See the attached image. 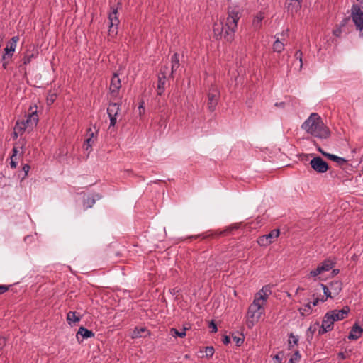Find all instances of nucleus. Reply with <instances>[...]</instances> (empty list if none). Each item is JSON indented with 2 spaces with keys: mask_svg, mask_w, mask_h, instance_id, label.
<instances>
[{
  "mask_svg": "<svg viewBox=\"0 0 363 363\" xmlns=\"http://www.w3.org/2000/svg\"><path fill=\"white\" fill-rule=\"evenodd\" d=\"M335 262L330 259H327L322 262L320 264L318 265L321 274L325 272L330 271L335 266Z\"/></svg>",
  "mask_w": 363,
  "mask_h": 363,
  "instance_id": "6ab92c4d",
  "label": "nucleus"
},
{
  "mask_svg": "<svg viewBox=\"0 0 363 363\" xmlns=\"http://www.w3.org/2000/svg\"><path fill=\"white\" fill-rule=\"evenodd\" d=\"M279 230L274 229L269 233L260 236L257 239V243L262 247H267L272 243L279 235Z\"/></svg>",
  "mask_w": 363,
  "mask_h": 363,
  "instance_id": "0eeeda50",
  "label": "nucleus"
},
{
  "mask_svg": "<svg viewBox=\"0 0 363 363\" xmlns=\"http://www.w3.org/2000/svg\"><path fill=\"white\" fill-rule=\"evenodd\" d=\"M318 324L316 323L315 324V325L313 327V326H310L309 328H308V331H310L311 333H313L314 331L316 329V326H318Z\"/></svg>",
  "mask_w": 363,
  "mask_h": 363,
  "instance_id": "864d4df0",
  "label": "nucleus"
},
{
  "mask_svg": "<svg viewBox=\"0 0 363 363\" xmlns=\"http://www.w3.org/2000/svg\"><path fill=\"white\" fill-rule=\"evenodd\" d=\"M242 9L241 6L230 4L228 8V17L225 22V32L223 33L224 38L231 42L234 38L235 33L238 28V22L242 16Z\"/></svg>",
  "mask_w": 363,
  "mask_h": 363,
  "instance_id": "7ed1b4c3",
  "label": "nucleus"
},
{
  "mask_svg": "<svg viewBox=\"0 0 363 363\" xmlns=\"http://www.w3.org/2000/svg\"><path fill=\"white\" fill-rule=\"evenodd\" d=\"M95 203V199L93 197H88L86 201H84V206L86 208H91Z\"/></svg>",
  "mask_w": 363,
  "mask_h": 363,
  "instance_id": "c9c22d12",
  "label": "nucleus"
},
{
  "mask_svg": "<svg viewBox=\"0 0 363 363\" xmlns=\"http://www.w3.org/2000/svg\"><path fill=\"white\" fill-rule=\"evenodd\" d=\"M312 307L311 303L308 302L303 308L299 309V312L302 315H308L312 312Z\"/></svg>",
  "mask_w": 363,
  "mask_h": 363,
  "instance_id": "c85d7f7f",
  "label": "nucleus"
},
{
  "mask_svg": "<svg viewBox=\"0 0 363 363\" xmlns=\"http://www.w3.org/2000/svg\"><path fill=\"white\" fill-rule=\"evenodd\" d=\"M320 274H321V272H320L318 267H317L315 269H314L310 272L308 276L315 278Z\"/></svg>",
  "mask_w": 363,
  "mask_h": 363,
  "instance_id": "ea45409f",
  "label": "nucleus"
},
{
  "mask_svg": "<svg viewBox=\"0 0 363 363\" xmlns=\"http://www.w3.org/2000/svg\"><path fill=\"white\" fill-rule=\"evenodd\" d=\"M302 6V1H295V0H287L286 1V7L288 11H290L291 13L298 12Z\"/></svg>",
  "mask_w": 363,
  "mask_h": 363,
  "instance_id": "f3484780",
  "label": "nucleus"
},
{
  "mask_svg": "<svg viewBox=\"0 0 363 363\" xmlns=\"http://www.w3.org/2000/svg\"><path fill=\"white\" fill-rule=\"evenodd\" d=\"M11 58V57H9V54H6L5 52L4 55L2 56V62H8V60Z\"/></svg>",
  "mask_w": 363,
  "mask_h": 363,
  "instance_id": "3c124183",
  "label": "nucleus"
},
{
  "mask_svg": "<svg viewBox=\"0 0 363 363\" xmlns=\"http://www.w3.org/2000/svg\"><path fill=\"white\" fill-rule=\"evenodd\" d=\"M325 156L327 157L328 159H330L331 160L336 162L339 164H343L347 162V160L345 158L338 157L333 154H325Z\"/></svg>",
  "mask_w": 363,
  "mask_h": 363,
  "instance_id": "cd10ccee",
  "label": "nucleus"
},
{
  "mask_svg": "<svg viewBox=\"0 0 363 363\" xmlns=\"http://www.w3.org/2000/svg\"><path fill=\"white\" fill-rule=\"evenodd\" d=\"M310 164L312 169L318 173H325L328 169V163L320 157L313 158L310 162Z\"/></svg>",
  "mask_w": 363,
  "mask_h": 363,
  "instance_id": "9d476101",
  "label": "nucleus"
},
{
  "mask_svg": "<svg viewBox=\"0 0 363 363\" xmlns=\"http://www.w3.org/2000/svg\"><path fill=\"white\" fill-rule=\"evenodd\" d=\"M301 128L312 136L320 139H326L330 135V130L316 113L310 115L301 125Z\"/></svg>",
  "mask_w": 363,
  "mask_h": 363,
  "instance_id": "f03ea898",
  "label": "nucleus"
},
{
  "mask_svg": "<svg viewBox=\"0 0 363 363\" xmlns=\"http://www.w3.org/2000/svg\"><path fill=\"white\" fill-rule=\"evenodd\" d=\"M342 30L341 26H338L333 30V34L336 37H340L342 35Z\"/></svg>",
  "mask_w": 363,
  "mask_h": 363,
  "instance_id": "a19ab883",
  "label": "nucleus"
},
{
  "mask_svg": "<svg viewBox=\"0 0 363 363\" xmlns=\"http://www.w3.org/2000/svg\"><path fill=\"white\" fill-rule=\"evenodd\" d=\"M220 96L219 90L216 86H212L208 94V108L211 112L215 111Z\"/></svg>",
  "mask_w": 363,
  "mask_h": 363,
  "instance_id": "6e6552de",
  "label": "nucleus"
},
{
  "mask_svg": "<svg viewBox=\"0 0 363 363\" xmlns=\"http://www.w3.org/2000/svg\"><path fill=\"white\" fill-rule=\"evenodd\" d=\"M7 64H8V62H3L2 63V66L4 69L6 68V66H7Z\"/></svg>",
  "mask_w": 363,
  "mask_h": 363,
  "instance_id": "680f3d73",
  "label": "nucleus"
},
{
  "mask_svg": "<svg viewBox=\"0 0 363 363\" xmlns=\"http://www.w3.org/2000/svg\"><path fill=\"white\" fill-rule=\"evenodd\" d=\"M351 7V18L355 26L359 37L363 40V0H357Z\"/></svg>",
  "mask_w": 363,
  "mask_h": 363,
  "instance_id": "20e7f679",
  "label": "nucleus"
},
{
  "mask_svg": "<svg viewBox=\"0 0 363 363\" xmlns=\"http://www.w3.org/2000/svg\"><path fill=\"white\" fill-rule=\"evenodd\" d=\"M334 318L329 315L328 313H325L322 321L321 328L319 330V334H323L333 330L334 324Z\"/></svg>",
  "mask_w": 363,
  "mask_h": 363,
  "instance_id": "9b49d317",
  "label": "nucleus"
},
{
  "mask_svg": "<svg viewBox=\"0 0 363 363\" xmlns=\"http://www.w3.org/2000/svg\"><path fill=\"white\" fill-rule=\"evenodd\" d=\"M204 352L206 357H211L214 354V348L213 347H206Z\"/></svg>",
  "mask_w": 363,
  "mask_h": 363,
  "instance_id": "e433bc0d",
  "label": "nucleus"
},
{
  "mask_svg": "<svg viewBox=\"0 0 363 363\" xmlns=\"http://www.w3.org/2000/svg\"><path fill=\"white\" fill-rule=\"evenodd\" d=\"M121 110V105L118 103H110L107 108V113L110 119V127H113L117 123V116Z\"/></svg>",
  "mask_w": 363,
  "mask_h": 363,
  "instance_id": "1a4fd4ad",
  "label": "nucleus"
},
{
  "mask_svg": "<svg viewBox=\"0 0 363 363\" xmlns=\"http://www.w3.org/2000/svg\"><path fill=\"white\" fill-rule=\"evenodd\" d=\"M298 342V336L294 335L292 333H291L289 335V347H293L294 345H297Z\"/></svg>",
  "mask_w": 363,
  "mask_h": 363,
  "instance_id": "2f4dec72",
  "label": "nucleus"
},
{
  "mask_svg": "<svg viewBox=\"0 0 363 363\" xmlns=\"http://www.w3.org/2000/svg\"><path fill=\"white\" fill-rule=\"evenodd\" d=\"M88 138L85 140L84 144V148L86 150H89V149H91L93 144L96 140V137L94 133L92 132L91 128L88 129Z\"/></svg>",
  "mask_w": 363,
  "mask_h": 363,
  "instance_id": "412c9836",
  "label": "nucleus"
},
{
  "mask_svg": "<svg viewBox=\"0 0 363 363\" xmlns=\"http://www.w3.org/2000/svg\"><path fill=\"white\" fill-rule=\"evenodd\" d=\"M16 47H13L12 45L9 44V45H7L4 48V52H6V54H9V57H12L13 53L14 52Z\"/></svg>",
  "mask_w": 363,
  "mask_h": 363,
  "instance_id": "f704fd0d",
  "label": "nucleus"
},
{
  "mask_svg": "<svg viewBox=\"0 0 363 363\" xmlns=\"http://www.w3.org/2000/svg\"><path fill=\"white\" fill-rule=\"evenodd\" d=\"M57 95L54 93H50L48 94L47 97V103L48 104H52L56 99Z\"/></svg>",
  "mask_w": 363,
  "mask_h": 363,
  "instance_id": "58836bf2",
  "label": "nucleus"
},
{
  "mask_svg": "<svg viewBox=\"0 0 363 363\" xmlns=\"http://www.w3.org/2000/svg\"><path fill=\"white\" fill-rule=\"evenodd\" d=\"M264 18L265 13L262 11H259L254 16L252 22V27L255 30H258L262 28V21Z\"/></svg>",
  "mask_w": 363,
  "mask_h": 363,
  "instance_id": "2eb2a0df",
  "label": "nucleus"
},
{
  "mask_svg": "<svg viewBox=\"0 0 363 363\" xmlns=\"http://www.w3.org/2000/svg\"><path fill=\"white\" fill-rule=\"evenodd\" d=\"M274 363H281V357H280V354H276L274 358Z\"/></svg>",
  "mask_w": 363,
  "mask_h": 363,
  "instance_id": "09e8293b",
  "label": "nucleus"
},
{
  "mask_svg": "<svg viewBox=\"0 0 363 363\" xmlns=\"http://www.w3.org/2000/svg\"><path fill=\"white\" fill-rule=\"evenodd\" d=\"M139 331H140V332H143V331H145V328H140V330H139Z\"/></svg>",
  "mask_w": 363,
  "mask_h": 363,
  "instance_id": "e2e57ef3",
  "label": "nucleus"
},
{
  "mask_svg": "<svg viewBox=\"0 0 363 363\" xmlns=\"http://www.w3.org/2000/svg\"><path fill=\"white\" fill-rule=\"evenodd\" d=\"M139 337H140V331H139V330L135 328V330L133 331V338H137Z\"/></svg>",
  "mask_w": 363,
  "mask_h": 363,
  "instance_id": "8fccbe9b",
  "label": "nucleus"
},
{
  "mask_svg": "<svg viewBox=\"0 0 363 363\" xmlns=\"http://www.w3.org/2000/svg\"><path fill=\"white\" fill-rule=\"evenodd\" d=\"M170 333L174 337H184L186 336V328H184L182 331H178L175 328H171Z\"/></svg>",
  "mask_w": 363,
  "mask_h": 363,
  "instance_id": "c756f323",
  "label": "nucleus"
},
{
  "mask_svg": "<svg viewBox=\"0 0 363 363\" xmlns=\"http://www.w3.org/2000/svg\"><path fill=\"white\" fill-rule=\"evenodd\" d=\"M39 52L38 49L33 47L29 49H28L25 53V55L23 59V64L26 65L29 64L33 59L36 58L38 56Z\"/></svg>",
  "mask_w": 363,
  "mask_h": 363,
  "instance_id": "4468645a",
  "label": "nucleus"
},
{
  "mask_svg": "<svg viewBox=\"0 0 363 363\" xmlns=\"http://www.w3.org/2000/svg\"><path fill=\"white\" fill-rule=\"evenodd\" d=\"M332 273L333 275H337L339 273V269H333Z\"/></svg>",
  "mask_w": 363,
  "mask_h": 363,
  "instance_id": "052dcab7",
  "label": "nucleus"
},
{
  "mask_svg": "<svg viewBox=\"0 0 363 363\" xmlns=\"http://www.w3.org/2000/svg\"><path fill=\"white\" fill-rule=\"evenodd\" d=\"M363 333V329L359 326L357 324H354L348 335L349 340H357L359 337H361L362 334Z\"/></svg>",
  "mask_w": 363,
  "mask_h": 363,
  "instance_id": "a211bd4d",
  "label": "nucleus"
},
{
  "mask_svg": "<svg viewBox=\"0 0 363 363\" xmlns=\"http://www.w3.org/2000/svg\"><path fill=\"white\" fill-rule=\"evenodd\" d=\"M225 25L223 26L222 22L215 23L213 26V35L216 39L221 38L223 32H225Z\"/></svg>",
  "mask_w": 363,
  "mask_h": 363,
  "instance_id": "dca6fc26",
  "label": "nucleus"
},
{
  "mask_svg": "<svg viewBox=\"0 0 363 363\" xmlns=\"http://www.w3.org/2000/svg\"><path fill=\"white\" fill-rule=\"evenodd\" d=\"M30 169V167L28 164H26L23 166L22 169L24 172V176L23 177V179L28 176V173Z\"/></svg>",
  "mask_w": 363,
  "mask_h": 363,
  "instance_id": "c03bdc74",
  "label": "nucleus"
},
{
  "mask_svg": "<svg viewBox=\"0 0 363 363\" xmlns=\"http://www.w3.org/2000/svg\"><path fill=\"white\" fill-rule=\"evenodd\" d=\"M165 81H166V79L164 77H158L157 94L159 96H161L164 91Z\"/></svg>",
  "mask_w": 363,
  "mask_h": 363,
  "instance_id": "393cba45",
  "label": "nucleus"
},
{
  "mask_svg": "<svg viewBox=\"0 0 363 363\" xmlns=\"http://www.w3.org/2000/svg\"><path fill=\"white\" fill-rule=\"evenodd\" d=\"M38 116L36 111L29 113L25 120L18 121L15 125V131L23 133L26 129H33L37 125Z\"/></svg>",
  "mask_w": 363,
  "mask_h": 363,
  "instance_id": "39448f33",
  "label": "nucleus"
},
{
  "mask_svg": "<svg viewBox=\"0 0 363 363\" xmlns=\"http://www.w3.org/2000/svg\"><path fill=\"white\" fill-rule=\"evenodd\" d=\"M118 7H111V11L108 13L109 20V28H108V35L111 38L116 36L118 33V26L120 21L118 17Z\"/></svg>",
  "mask_w": 363,
  "mask_h": 363,
  "instance_id": "423d86ee",
  "label": "nucleus"
},
{
  "mask_svg": "<svg viewBox=\"0 0 363 363\" xmlns=\"http://www.w3.org/2000/svg\"><path fill=\"white\" fill-rule=\"evenodd\" d=\"M284 44L279 40V38H276V40L273 43L272 49L274 52L280 53L284 50Z\"/></svg>",
  "mask_w": 363,
  "mask_h": 363,
  "instance_id": "a878e982",
  "label": "nucleus"
},
{
  "mask_svg": "<svg viewBox=\"0 0 363 363\" xmlns=\"http://www.w3.org/2000/svg\"><path fill=\"white\" fill-rule=\"evenodd\" d=\"M9 289V286L6 285H0V294H2L5 292H6Z\"/></svg>",
  "mask_w": 363,
  "mask_h": 363,
  "instance_id": "de8ad7c7",
  "label": "nucleus"
},
{
  "mask_svg": "<svg viewBox=\"0 0 363 363\" xmlns=\"http://www.w3.org/2000/svg\"><path fill=\"white\" fill-rule=\"evenodd\" d=\"M284 102H280V103H275V106H277V107H284Z\"/></svg>",
  "mask_w": 363,
  "mask_h": 363,
  "instance_id": "6e6d98bb",
  "label": "nucleus"
},
{
  "mask_svg": "<svg viewBox=\"0 0 363 363\" xmlns=\"http://www.w3.org/2000/svg\"><path fill=\"white\" fill-rule=\"evenodd\" d=\"M325 301H326V298H325V297L323 296V298L321 299H320L319 298H315L313 299V301L312 302H310V303H311L312 306H316L320 301L325 302Z\"/></svg>",
  "mask_w": 363,
  "mask_h": 363,
  "instance_id": "79ce46f5",
  "label": "nucleus"
},
{
  "mask_svg": "<svg viewBox=\"0 0 363 363\" xmlns=\"http://www.w3.org/2000/svg\"><path fill=\"white\" fill-rule=\"evenodd\" d=\"M179 67V54L174 53L171 58V72L170 75H172V74L177 71V69Z\"/></svg>",
  "mask_w": 363,
  "mask_h": 363,
  "instance_id": "5701e85b",
  "label": "nucleus"
},
{
  "mask_svg": "<svg viewBox=\"0 0 363 363\" xmlns=\"http://www.w3.org/2000/svg\"><path fill=\"white\" fill-rule=\"evenodd\" d=\"M233 341L235 342V343L238 346H240L244 342V338L236 337V336H233Z\"/></svg>",
  "mask_w": 363,
  "mask_h": 363,
  "instance_id": "37998d69",
  "label": "nucleus"
},
{
  "mask_svg": "<svg viewBox=\"0 0 363 363\" xmlns=\"http://www.w3.org/2000/svg\"><path fill=\"white\" fill-rule=\"evenodd\" d=\"M329 287H330V290L332 291L333 294L334 296H337L339 294V293L341 291V290L342 289V284L341 281H332L330 284Z\"/></svg>",
  "mask_w": 363,
  "mask_h": 363,
  "instance_id": "4be33fe9",
  "label": "nucleus"
},
{
  "mask_svg": "<svg viewBox=\"0 0 363 363\" xmlns=\"http://www.w3.org/2000/svg\"><path fill=\"white\" fill-rule=\"evenodd\" d=\"M138 109L140 111V114H142V111L144 112V110H145V108L143 106V102H142L139 106H138Z\"/></svg>",
  "mask_w": 363,
  "mask_h": 363,
  "instance_id": "5fc2aeb1",
  "label": "nucleus"
},
{
  "mask_svg": "<svg viewBox=\"0 0 363 363\" xmlns=\"http://www.w3.org/2000/svg\"><path fill=\"white\" fill-rule=\"evenodd\" d=\"M318 150L325 156V154H327L326 152H323L320 147H318Z\"/></svg>",
  "mask_w": 363,
  "mask_h": 363,
  "instance_id": "bf43d9fd",
  "label": "nucleus"
},
{
  "mask_svg": "<svg viewBox=\"0 0 363 363\" xmlns=\"http://www.w3.org/2000/svg\"><path fill=\"white\" fill-rule=\"evenodd\" d=\"M210 328H211L212 333H216L218 329L216 323L213 321H211L209 325Z\"/></svg>",
  "mask_w": 363,
  "mask_h": 363,
  "instance_id": "49530a36",
  "label": "nucleus"
},
{
  "mask_svg": "<svg viewBox=\"0 0 363 363\" xmlns=\"http://www.w3.org/2000/svg\"><path fill=\"white\" fill-rule=\"evenodd\" d=\"M295 57L299 60V62H300V69L302 68V66H303V59H302V56H303V53L302 52L298 50L296 52L295 55H294Z\"/></svg>",
  "mask_w": 363,
  "mask_h": 363,
  "instance_id": "4c0bfd02",
  "label": "nucleus"
},
{
  "mask_svg": "<svg viewBox=\"0 0 363 363\" xmlns=\"http://www.w3.org/2000/svg\"><path fill=\"white\" fill-rule=\"evenodd\" d=\"M320 286L321 288L323 289V293H324V295L325 296V298L327 299V298L328 297H330L332 298L333 296V292L332 291L330 290V287H327L325 284H320Z\"/></svg>",
  "mask_w": 363,
  "mask_h": 363,
  "instance_id": "7c9ffc66",
  "label": "nucleus"
},
{
  "mask_svg": "<svg viewBox=\"0 0 363 363\" xmlns=\"http://www.w3.org/2000/svg\"><path fill=\"white\" fill-rule=\"evenodd\" d=\"M12 155L10 157V166L12 169H15L17 167V154H18V150H17V148L16 147H14L12 150Z\"/></svg>",
  "mask_w": 363,
  "mask_h": 363,
  "instance_id": "bb28decb",
  "label": "nucleus"
},
{
  "mask_svg": "<svg viewBox=\"0 0 363 363\" xmlns=\"http://www.w3.org/2000/svg\"><path fill=\"white\" fill-rule=\"evenodd\" d=\"M79 335L82 336V337L83 339H87V338H91V337H94V333L91 331V330H89L86 328H85L83 326H81L79 330H78V332L77 333V339L79 341Z\"/></svg>",
  "mask_w": 363,
  "mask_h": 363,
  "instance_id": "aec40b11",
  "label": "nucleus"
},
{
  "mask_svg": "<svg viewBox=\"0 0 363 363\" xmlns=\"http://www.w3.org/2000/svg\"><path fill=\"white\" fill-rule=\"evenodd\" d=\"M350 312V308L348 306L343 307L341 310H333L327 312L329 315L334 318V321H339L345 319Z\"/></svg>",
  "mask_w": 363,
  "mask_h": 363,
  "instance_id": "f8f14e48",
  "label": "nucleus"
},
{
  "mask_svg": "<svg viewBox=\"0 0 363 363\" xmlns=\"http://www.w3.org/2000/svg\"><path fill=\"white\" fill-rule=\"evenodd\" d=\"M168 74H170V72H169V67L167 66H163L160 69V71L158 74V77H164L165 79H167V76Z\"/></svg>",
  "mask_w": 363,
  "mask_h": 363,
  "instance_id": "473e14b6",
  "label": "nucleus"
},
{
  "mask_svg": "<svg viewBox=\"0 0 363 363\" xmlns=\"http://www.w3.org/2000/svg\"><path fill=\"white\" fill-rule=\"evenodd\" d=\"M121 87V82L116 73H114L111 79L110 91L113 96H117Z\"/></svg>",
  "mask_w": 363,
  "mask_h": 363,
  "instance_id": "ddd939ff",
  "label": "nucleus"
},
{
  "mask_svg": "<svg viewBox=\"0 0 363 363\" xmlns=\"http://www.w3.org/2000/svg\"><path fill=\"white\" fill-rule=\"evenodd\" d=\"M338 356H339L341 359H345V354H344L343 352H339Z\"/></svg>",
  "mask_w": 363,
  "mask_h": 363,
  "instance_id": "13d9d810",
  "label": "nucleus"
},
{
  "mask_svg": "<svg viewBox=\"0 0 363 363\" xmlns=\"http://www.w3.org/2000/svg\"><path fill=\"white\" fill-rule=\"evenodd\" d=\"M230 337H229V336H228V335L224 336V337H223V344H225V345H228V344H229V343H230Z\"/></svg>",
  "mask_w": 363,
  "mask_h": 363,
  "instance_id": "603ef678",
  "label": "nucleus"
},
{
  "mask_svg": "<svg viewBox=\"0 0 363 363\" xmlns=\"http://www.w3.org/2000/svg\"><path fill=\"white\" fill-rule=\"evenodd\" d=\"M18 40H19L18 36H13L11 39V41H10L9 44L12 45L13 47H16V43L18 41Z\"/></svg>",
  "mask_w": 363,
  "mask_h": 363,
  "instance_id": "a18cd8bd",
  "label": "nucleus"
},
{
  "mask_svg": "<svg viewBox=\"0 0 363 363\" xmlns=\"http://www.w3.org/2000/svg\"><path fill=\"white\" fill-rule=\"evenodd\" d=\"M271 294L270 287L264 286L255 294L253 302L250 304L247 311V325L248 328L254 326L264 314V306Z\"/></svg>",
  "mask_w": 363,
  "mask_h": 363,
  "instance_id": "f257e3e1",
  "label": "nucleus"
},
{
  "mask_svg": "<svg viewBox=\"0 0 363 363\" xmlns=\"http://www.w3.org/2000/svg\"><path fill=\"white\" fill-rule=\"evenodd\" d=\"M23 133H17L15 130L13 131V137L16 138L18 135H22Z\"/></svg>",
  "mask_w": 363,
  "mask_h": 363,
  "instance_id": "4d7b16f0",
  "label": "nucleus"
},
{
  "mask_svg": "<svg viewBox=\"0 0 363 363\" xmlns=\"http://www.w3.org/2000/svg\"><path fill=\"white\" fill-rule=\"evenodd\" d=\"M301 359V354L298 351L295 352L293 357L290 358L288 363H296Z\"/></svg>",
  "mask_w": 363,
  "mask_h": 363,
  "instance_id": "72a5a7b5",
  "label": "nucleus"
},
{
  "mask_svg": "<svg viewBox=\"0 0 363 363\" xmlns=\"http://www.w3.org/2000/svg\"><path fill=\"white\" fill-rule=\"evenodd\" d=\"M80 320V318L77 315L76 312L69 311L67 314V321L70 325L75 324Z\"/></svg>",
  "mask_w": 363,
  "mask_h": 363,
  "instance_id": "b1692460",
  "label": "nucleus"
}]
</instances>
